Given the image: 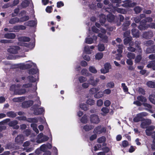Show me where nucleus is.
<instances>
[{"instance_id":"nucleus-1","label":"nucleus","mask_w":155,"mask_h":155,"mask_svg":"<svg viewBox=\"0 0 155 155\" xmlns=\"http://www.w3.org/2000/svg\"><path fill=\"white\" fill-rule=\"evenodd\" d=\"M32 67V68L29 70V73L31 74H36L38 71V70L36 69V64L30 61H29L28 63L26 64H22L21 66V68L22 69L29 68Z\"/></svg>"},{"instance_id":"nucleus-2","label":"nucleus","mask_w":155,"mask_h":155,"mask_svg":"<svg viewBox=\"0 0 155 155\" xmlns=\"http://www.w3.org/2000/svg\"><path fill=\"white\" fill-rule=\"evenodd\" d=\"M101 29V32L102 33L100 32V31L95 26H93L92 28V30L93 32L98 33V36L101 38L102 40H104L105 42H106L107 41V37L105 35L106 32V31L105 29L102 28Z\"/></svg>"},{"instance_id":"nucleus-3","label":"nucleus","mask_w":155,"mask_h":155,"mask_svg":"<svg viewBox=\"0 0 155 155\" xmlns=\"http://www.w3.org/2000/svg\"><path fill=\"white\" fill-rule=\"evenodd\" d=\"M152 21V18L150 17H147L145 19H143L140 22V25L138 26V28L141 30L145 29L148 28V25H146L145 23L147 22H150Z\"/></svg>"},{"instance_id":"nucleus-4","label":"nucleus","mask_w":155,"mask_h":155,"mask_svg":"<svg viewBox=\"0 0 155 155\" xmlns=\"http://www.w3.org/2000/svg\"><path fill=\"white\" fill-rule=\"evenodd\" d=\"M91 122L93 123L97 124L100 121L98 116L95 114H92L90 117Z\"/></svg>"},{"instance_id":"nucleus-5","label":"nucleus","mask_w":155,"mask_h":155,"mask_svg":"<svg viewBox=\"0 0 155 155\" xmlns=\"http://www.w3.org/2000/svg\"><path fill=\"white\" fill-rule=\"evenodd\" d=\"M90 77L88 82L90 84L93 86H95L97 85V83L99 81V79L98 78H96L95 80H94V77L91 75Z\"/></svg>"},{"instance_id":"nucleus-6","label":"nucleus","mask_w":155,"mask_h":155,"mask_svg":"<svg viewBox=\"0 0 155 155\" xmlns=\"http://www.w3.org/2000/svg\"><path fill=\"white\" fill-rule=\"evenodd\" d=\"M105 128L101 126H98L96 127L94 130V133L98 134H100L106 131Z\"/></svg>"},{"instance_id":"nucleus-7","label":"nucleus","mask_w":155,"mask_h":155,"mask_svg":"<svg viewBox=\"0 0 155 155\" xmlns=\"http://www.w3.org/2000/svg\"><path fill=\"white\" fill-rule=\"evenodd\" d=\"M151 121L150 119H146L141 123L140 127L143 129L146 128L148 126L151 124Z\"/></svg>"},{"instance_id":"nucleus-8","label":"nucleus","mask_w":155,"mask_h":155,"mask_svg":"<svg viewBox=\"0 0 155 155\" xmlns=\"http://www.w3.org/2000/svg\"><path fill=\"white\" fill-rule=\"evenodd\" d=\"M22 87L24 88H28L31 87L33 91H35L37 89L36 84H32L30 83H28L23 84Z\"/></svg>"},{"instance_id":"nucleus-9","label":"nucleus","mask_w":155,"mask_h":155,"mask_svg":"<svg viewBox=\"0 0 155 155\" xmlns=\"http://www.w3.org/2000/svg\"><path fill=\"white\" fill-rule=\"evenodd\" d=\"M18 124V122L16 120H14L10 121L8 123V125L11 127H12L14 129H18L19 128V126L17 125Z\"/></svg>"},{"instance_id":"nucleus-10","label":"nucleus","mask_w":155,"mask_h":155,"mask_svg":"<svg viewBox=\"0 0 155 155\" xmlns=\"http://www.w3.org/2000/svg\"><path fill=\"white\" fill-rule=\"evenodd\" d=\"M122 2L125 3L123 5V6L124 7H132L136 5V3L134 2L130 3V0H126Z\"/></svg>"},{"instance_id":"nucleus-11","label":"nucleus","mask_w":155,"mask_h":155,"mask_svg":"<svg viewBox=\"0 0 155 155\" xmlns=\"http://www.w3.org/2000/svg\"><path fill=\"white\" fill-rule=\"evenodd\" d=\"M26 139L22 135H19L15 138V141L19 144L22 143L24 140Z\"/></svg>"},{"instance_id":"nucleus-12","label":"nucleus","mask_w":155,"mask_h":155,"mask_svg":"<svg viewBox=\"0 0 155 155\" xmlns=\"http://www.w3.org/2000/svg\"><path fill=\"white\" fill-rule=\"evenodd\" d=\"M19 49V47L18 46H14L8 49V52L12 54H15L18 52V50Z\"/></svg>"},{"instance_id":"nucleus-13","label":"nucleus","mask_w":155,"mask_h":155,"mask_svg":"<svg viewBox=\"0 0 155 155\" xmlns=\"http://www.w3.org/2000/svg\"><path fill=\"white\" fill-rule=\"evenodd\" d=\"M153 36V33L152 31H150L144 32L143 35V37L147 39H149Z\"/></svg>"},{"instance_id":"nucleus-14","label":"nucleus","mask_w":155,"mask_h":155,"mask_svg":"<svg viewBox=\"0 0 155 155\" xmlns=\"http://www.w3.org/2000/svg\"><path fill=\"white\" fill-rule=\"evenodd\" d=\"M149 99L151 103L155 104V91H153L149 96Z\"/></svg>"},{"instance_id":"nucleus-15","label":"nucleus","mask_w":155,"mask_h":155,"mask_svg":"<svg viewBox=\"0 0 155 155\" xmlns=\"http://www.w3.org/2000/svg\"><path fill=\"white\" fill-rule=\"evenodd\" d=\"M45 111L44 109L43 108H41L37 109H35L34 110V113L35 114L38 115L42 114Z\"/></svg>"},{"instance_id":"nucleus-16","label":"nucleus","mask_w":155,"mask_h":155,"mask_svg":"<svg viewBox=\"0 0 155 155\" xmlns=\"http://www.w3.org/2000/svg\"><path fill=\"white\" fill-rule=\"evenodd\" d=\"M33 104L32 101H29L24 102L22 104V106L23 107H28L31 105Z\"/></svg>"},{"instance_id":"nucleus-17","label":"nucleus","mask_w":155,"mask_h":155,"mask_svg":"<svg viewBox=\"0 0 155 155\" xmlns=\"http://www.w3.org/2000/svg\"><path fill=\"white\" fill-rule=\"evenodd\" d=\"M37 24L36 21H29L24 23L25 25L30 26H34L35 25Z\"/></svg>"},{"instance_id":"nucleus-18","label":"nucleus","mask_w":155,"mask_h":155,"mask_svg":"<svg viewBox=\"0 0 155 155\" xmlns=\"http://www.w3.org/2000/svg\"><path fill=\"white\" fill-rule=\"evenodd\" d=\"M15 37V35L13 33H8L5 34L4 37L8 39H13Z\"/></svg>"},{"instance_id":"nucleus-19","label":"nucleus","mask_w":155,"mask_h":155,"mask_svg":"<svg viewBox=\"0 0 155 155\" xmlns=\"http://www.w3.org/2000/svg\"><path fill=\"white\" fill-rule=\"evenodd\" d=\"M20 22L19 19L17 17H15L11 19L9 21V23L11 24H14Z\"/></svg>"},{"instance_id":"nucleus-20","label":"nucleus","mask_w":155,"mask_h":155,"mask_svg":"<svg viewBox=\"0 0 155 155\" xmlns=\"http://www.w3.org/2000/svg\"><path fill=\"white\" fill-rule=\"evenodd\" d=\"M111 92V90L109 89H107L105 90L103 92L102 94L99 96H98V97H101L103 96L104 94H106L107 95L109 94Z\"/></svg>"},{"instance_id":"nucleus-21","label":"nucleus","mask_w":155,"mask_h":155,"mask_svg":"<svg viewBox=\"0 0 155 155\" xmlns=\"http://www.w3.org/2000/svg\"><path fill=\"white\" fill-rule=\"evenodd\" d=\"M132 33L133 36L135 37H138L139 36V33L138 31L135 29L133 28L132 29Z\"/></svg>"},{"instance_id":"nucleus-22","label":"nucleus","mask_w":155,"mask_h":155,"mask_svg":"<svg viewBox=\"0 0 155 155\" xmlns=\"http://www.w3.org/2000/svg\"><path fill=\"white\" fill-rule=\"evenodd\" d=\"M147 67L149 68H152L153 70H155V61H150L147 65Z\"/></svg>"},{"instance_id":"nucleus-23","label":"nucleus","mask_w":155,"mask_h":155,"mask_svg":"<svg viewBox=\"0 0 155 155\" xmlns=\"http://www.w3.org/2000/svg\"><path fill=\"white\" fill-rule=\"evenodd\" d=\"M100 89L99 87L96 88H91L89 90V93L90 94H94L96 93L97 92L99 91Z\"/></svg>"},{"instance_id":"nucleus-24","label":"nucleus","mask_w":155,"mask_h":155,"mask_svg":"<svg viewBox=\"0 0 155 155\" xmlns=\"http://www.w3.org/2000/svg\"><path fill=\"white\" fill-rule=\"evenodd\" d=\"M19 41H24V42H28L30 41V38L27 37H21L18 38Z\"/></svg>"},{"instance_id":"nucleus-25","label":"nucleus","mask_w":155,"mask_h":155,"mask_svg":"<svg viewBox=\"0 0 155 155\" xmlns=\"http://www.w3.org/2000/svg\"><path fill=\"white\" fill-rule=\"evenodd\" d=\"M25 100L24 97H18L15 98L13 99V101L15 102H20L22 101Z\"/></svg>"},{"instance_id":"nucleus-26","label":"nucleus","mask_w":155,"mask_h":155,"mask_svg":"<svg viewBox=\"0 0 155 155\" xmlns=\"http://www.w3.org/2000/svg\"><path fill=\"white\" fill-rule=\"evenodd\" d=\"M105 17V15L103 14L101 15L100 16V22L102 25H103L106 21Z\"/></svg>"},{"instance_id":"nucleus-27","label":"nucleus","mask_w":155,"mask_h":155,"mask_svg":"<svg viewBox=\"0 0 155 155\" xmlns=\"http://www.w3.org/2000/svg\"><path fill=\"white\" fill-rule=\"evenodd\" d=\"M81 73L82 75L86 76L91 75V74L88 72L87 70L85 69H83L81 71Z\"/></svg>"},{"instance_id":"nucleus-28","label":"nucleus","mask_w":155,"mask_h":155,"mask_svg":"<svg viewBox=\"0 0 155 155\" xmlns=\"http://www.w3.org/2000/svg\"><path fill=\"white\" fill-rule=\"evenodd\" d=\"M7 115L8 117L12 118L15 117L16 116V114L12 111L8 112L7 113Z\"/></svg>"},{"instance_id":"nucleus-29","label":"nucleus","mask_w":155,"mask_h":155,"mask_svg":"<svg viewBox=\"0 0 155 155\" xmlns=\"http://www.w3.org/2000/svg\"><path fill=\"white\" fill-rule=\"evenodd\" d=\"M29 2L28 0L23 1L21 3V5L22 8H25L28 6L29 4Z\"/></svg>"},{"instance_id":"nucleus-30","label":"nucleus","mask_w":155,"mask_h":155,"mask_svg":"<svg viewBox=\"0 0 155 155\" xmlns=\"http://www.w3.org/2000/svg\"><path fill=\"white\" fill-rule=\"evenodd\" d=\"M107 18L108 21L111 22L114 20V16L113 15L109 13L107 15Z\"/></svg>"},{"instance_id":"nucleus-31","label":"nucleus","mask_w":155,"mask_h":155,"mask_svg":"<svg viewBox=\"0 0 155 155\" xmlns=\"http://www.w3.org/2000/svg\"><path fill=\"white\" fill-rule=\"evenodd\" d=\"M26 91L24 89H21L20 90L18 89L17 91H15V94L21 95L24 94Z\"/></svg>"},{"instance_id":"nucleus-32","label":"nucleus","mask_w":155,"mask_h":155,"mask_svg":"<svg viewBox=\"0 0 155 155\" xmlns=\"http://www.w3.org/2000/svg\"><path fill=\"white\" fill-rule=\"evenodd\" d=\"M103 56V54L101 52L97 53L95 55V58L96 59L99 60L102 58Z\"/></svg>"},{"instance_id":"nucleus-33","label":"nucleus","mask_w":155,"mask_h":155,"mask_svg":"<svg viewBox=\"0 0 155 155\" xmlns=\"http://www.w3.org/2000/svg\"><path fill=\"white\" fill-rule=\"evenodd\" d=\"M94 128V126L91 125H86L83 127V129L86 131H88Z\"/></svg>"},{"instance_id":"nucleus-34","label":"nucleus","mask_w":155,"mask_h":155,"mask_svg":"<svg viewBox=\"0 0 155 155\" xmlns=\"http://www.w3.org/2000/svg\"><path fill=\"white\" fill-rule=\"evenodd\" d=\"M130 21H126L123 25V29L124 30H126L127 28V27L130 25Z\"/></svg>"},{"instance_id":"nucleus-35","label":"nucleus","mask_w":155,"mask_h":155,"mask_svg":"<svg viewBox=\"0 0 155 155\" xmlns=\"http://www.w3.org/2000/svg\"><path fill=\"white\" fill-rule=\"evenodd\" d=\"M106 86L107 88H113L114 87V84L113 82L110 81L107 83Z\"/></svg>"},{"instance_id":"nucleus-36","label":"nucleus","mask_w":155,"mask_h":155,"mask_svg":"<svg viewBox=\"0 0 155 155\" xmlns=\"http://www.w3.org/2000/svg\"><path fill=\"white\" fill-rule=\"evenodd\" d=\"M18 88L17 86L13 85L10 87V89L11 91H13L14 93L15 94V92L17 91Z\"/></svg>"},{"instance_id":"nucleus-37","label":"nucleus","mask_w":155,"mask_h":155,"mask_svg":"<svg viewBox=\"0 0 155 155\" xmlns=\"http://www.w3.org/2000/svg\"><path fill=\"white\" fill-rule=\"evenodd\" d=\"M147 84L149 87L151 88L155 87V82L152 81H149L147 83Z\"/></svg>"},{"instance_id":"nucleus-38","label":"nucleus","mask_w":155,"mask_h":155,"mask_svg":"<svg viewBox=\"0 0 155 155\" xmlns=\"http://www.w3.org/2000/svg\"><path fill=\"white\" fill-rule=\"evenodd\" d=\"M89 71L93 74H96L97 72V71L95 68L93 66H90L89 68Z\"/></svg>"},{"instance_id":"nucleus-39","label":"nucleus","mask_w":155,"mask_h":155,"mask_svg":"<svg viewBox=\"0 0 155 155\" xmlns=\"http://www.w3.org/2000/svg\"><path fill=\"white\" fill-rule=\"evenodd\" d=\"M138 115V117L143 120V117H145L148 115V114L146 112H142L137 114Z\"/></svg>"},{"instance_id":"nucleus-40","label":"nucleus","mask_w":155,"mask_h":155,"mask_svg":"<svg viewBox=\"0 0 155 155\" xmlns=\"http://www.w3.org/2000/svg\"><path fill=\"white\" fill-rule=\"evenodd\" d=\"M84 51L87 54H91L92 51L90 50L89 46H86L84 47Z\"/></svg>"},{"instance_id":"nucleus-41","label":"nucleus","mask_w":155,"mask_h":155,"mask_svg":"<svg viewBox=\"0 0 155 155\" xmlns=\"http://www.w3.org/2000/svg\"><path fill=\"white\" fill-rule=\"evenodd\" d=\"M49 138L48 137L45 136H44L43 135V137L42 139V140H38V143H40L43 142H44L45 141L48 140Z\"/></svg>"},{"instance_id":"nucleus-42","label":"nucleus","mask_w":155,"mask_h":155,"mask_svg":"<svg viewBox=\"0 0 155 155\" xmlns=\"http://www.w3.org/2000/svg\"><path fill=\"white\" fill-rule=\"evenodd\" d=\"M127 56L129 59H134L135 58V54L133 53L128 52L127 54Z\"/></svg>"},{"instance_id":"nucleus-43","label":"nucleus","mask_w":155,"mask_h":155,"mask_svg":"<svg viewBox=\"0 0 155 155\" xmlns=\"http://www.w3.org/2000/svg\"><path fill=\"white\" fill-rule=\"evenodd\" d=\"M87 117L86 115H84L81 120V121L83 123H87Z\"/></svg>"},{"instance_id":"nucleus-44","label":"nucleus","mask_w":155,"mask_h":155,"mask_svg":"<svg viewBox=\"0 0 155 155\" xmlns=\"http://www.w3.org/2000/svg\"><path fill=\"white\" fill-rule=\"evenodd\" d=\"M114 9L117 10V12L118 13L125 14L126 13V11L124 9H122L118 8H114Z\"/></svg>"},{"instance_id":"nucleus-45","label":"nucleus","mask_w":155,"mask_h":155,"mask_svg":"<svg viewBox=\"0 0 155 155\" xmlns=\"http://www.w3.org/2000/svg\"><path fill=\"white\" fill-rule=\"evenodd\" d=\"M80 107L82 110H87L88 109L87 106L85 104H81L80 105Z\"/></svg>"},{"instance_id":"nucleus-46","label":"nucleus","mask_w":155,"mask_h":155,"mask_svg":"<svg viewBox=\"0 0 155 155\" xmlns=\"http://www.w3.org/2000/svg\"><path fill=\"white\" fill-rule=\"evenodd\" d=\"M132 39V38L131 37H127L124 39V44L127 45L130 42Z\"/></svg>"},{"instance_id":"nucleus-47","label":"nucleus","mask_w":155,"mask_h":155,"mask_svg":"<svg viewBox=\"0 0 155 155\" xmlns=\"http://www.w3.org/2000/svg\"><path fill=\"white\" fill-rule=\"evenodd\" d=\"M29 19V17L26 16L21 18L19 19L20 22H22L28 20Z\"/></svg>"},{"instance_id":"nucleus-48","label":"nucleus","mask_w":155,"mask_h":155,"mask_svg":"<svg viewBox=\"0 0 155 155\" xmlns=\"http://www.w3.org/2000/svg\"><path fill=\"white\" fill-rule=\"evenodd\" d=\"M85 42L87 44H90L93 43V40L92 38H86L85 39Z\"/></svg>"},{"instance_id":"nucleus-49","label":"nucleus","mask_w":155,"mask_h":155,"mask_svg":"<svg viewBox=\"0 0 155 155\" xmlns=\"http://www.w3.org/2000/svg\"><path fill=\"white\" fill-rule=\"evenodd\" d=\"M137 99L139 101H140L142 102H144L146 100V98L142 96H138L137 97Z\"/></svg>"},{"instance_id":"nucleus-50","label":"nucleus","mask_w":155,"mask_h":155,"mask_svg":"<svg viewBox=\"0 0 155 155\" xmlns=\"http://www.w3.org/2000/svg\"><path fill=\"white\" fill-rule=\"evenodd\" d=\"M154 50L153 46L150 48H147L146 50V52L147 53H150L154 52Z\"/></svg>"},{"instance_id":"nucleus-51","label":"nucleus","mask_w":155,"mask_h":155,"mask_svg":"<svg viewBox=\"0 0 155 155\" xmlns=\"http://www.w3.org/2000/svg\"><path fill=\"white\" fill-rule=\"evenodd\" d=\"M98 49L100 51H103L105 49V47L104 44H99L98 45Z\"/></svg>"},{"instance_id":"nucleus-52","label":"nucleus","mask_w":155,"mask_h":155,"mask_svg":"<svg viewBox=\"0 0 155 155\" xmlns=\"http://www.w3.org/2000/svg\"><path fill=\"white\" fill-rule=\"evenodd\" d=\"M78 80L81 83L84 82L87 80L86 78L83 76H80L79 77Z\"/></svg>"},{"instance_id":"nucleus-53","label":"nucleus","mask_w":155,"mask_h":155,"mask_svg":"<svg viewBox=\"0 0 155 155\" xmlns=\"http://www.w3.org/2000/svg\"><path fill=\"white\" fill-rule=\"evenodd\" d=\"M104 68L108 72L109 71V70L111 68V66L110 64L108 63H105L104 64Z\"/></svg>"},{"instance_id":"nucleus-54","label":"nucleus","mask_w":155,"mask_h":155,"mask_svg":"<svg viewBox=\"0 0 155 155\" xmlns=\"http://www.w3.org/2000/svg\"><path fill=\"white\" fill-rule=\"evenodd\" d=\"M43 137V134L40 133L37 136V138L36 142L38 143V140H42Z\"/></svg>"},{"instance_id":"nucleus-55","label":"nucleus","mask_w":155,"mask_h":155,"mask_svg":"<svg viewBox=\"0 0 155 155\" xmlns=\"http://www.w3.org/2000/svg\"><path fill=\"white\" fill-rule=\"evenodd\" d=\"M27 79L29 80L30 82H34L36 81V79L34 78L32 76L30 75L27 78Z\"/></svg>"},{"instance_id":"nucleus-56","label":"nucleus","mask_w":155,"mask_h":155,"mask_svg":"<svg viewBox=\"0 0 155 155\" xmlns=\"http://www.w3.org/2000/svg\"><path fill=\"white\" fill-rule=\"evenodd\" d=\"M142 8L139 6H137L134 8V10L137 14H138L140 12Z\"/></svg>"},{"instance_id":"nucleus-57","label":"nucleus","mask_w":155,"mask_h":155,"mask_svg":"<svg viewBox=\"0 0 155 155\" xmlns=\"http://www.w3.org/2000/svg\"><path fill=\"white\" fill-rule=\"evenodd\" d=\"M105 141V138L104 137H102L99 138L97 139V142L99 143H101L104 142Z\"/></svg>"},{"instance_id":"nucleus-58","label":"nucleus","mask_w":155,"mask_h":155,"mask_svg":"<svg viewBox=\"0 0 155 155\" xmlns=\"http://www.w3.org/2000/svg\"><path fill=\"white\" fill-rule=\"evenodd\" d=\"M121 87L123 88V89L125 92H127L128 91V89L127 86L126 85L125 83H122Z\"/></svg>"},{"instance_id":"nucleus-59","label":"nucleus","mask_w":155,"mask_h":155,"mask_svg":"<svg viewBox=\"0 0 155 155\" xmlns=\"http://www.w3.org/2000/svg\"><path fill=\"white\" fill-rule=\"evenodd\" d=\"M40 149L41 151L45 152L47 150L46 144H44L42 145L40 147Z\"/></svg>"},{"instance_id":"nucleus-60","label":"nucleus","mask_w":155,"mask_h":155,"mask_svg":"<svg viewBox=\"0 0 155 155\" xmlns=\"http://www.w3.org/2000/svg\"><path fill=\"white\" fill-rule=\"evenodd\" d=\"M133 120L135 122H138L142 120L140 117H138V115L137 114V116L134 118Z\"/></svg>"},{"instance_id":"nucleus-61","label":"nucleus","mask_w":155,"mask_h":155,"mask_svg":"<svg viewBox=\"0 0 155 155\" xmlns=\"http://www.w3.org/2000/svg\"><path fill=\"white\" fill-rule=\"evenodd\" d=\"M142 59V57L140 55H138L136 57L135 59V62L138 63Z\"/></svg>"},{"instance_id":"nucleus-62","label":"nucleus","mask_w":155,"mask_h":155,"mask_svg":"<svg viewBox=\"0 0 155 155\" xmlns=\"http://www.w3.org/2000/svg\"><path fill=\"white\" fill-rule=\"evenodd\" d=\"M87 103L88 104L92 105L94 104V101L93 99H90L87 101Z\"/></svg>"},{"instance_id":"nucleus-63","label":"nucleus","mask_w":155,"mask_h":155,"mask_svg":"<svg viewBox=\"0 0 155 155\" xmlns=\"http://www.w3.org/2000/svg\"><path fill=\"white\" fill-rule=\"evenodd\" d=\"M118 49H117V51L119 53H121L122 52L123 49V45H118Z\"/></svg>"},{"instance_id":"nucleus-64","label":"nucleus","mask_w":155,"mask_h":155,"mask_svg":"<svg viewBox=\"0 0 155 155\" xmlns=\"http://www.w3.org/2000/svg\"><path fill=\"white\" fill-rule=\"evenodd\" d=\"M101 111L104 113L106 114L108 113L109 111V110L106 107H103L101 109Z\"/></svg>"}]
</instances>
